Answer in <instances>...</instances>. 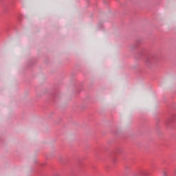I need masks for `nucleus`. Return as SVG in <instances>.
Segmentation results:
<instances>
[{"instance_id":"1","label":"nucleus","mask_w":176,"mask_h":176,"mask_svg":"<svg viewBox=\"0 0 176 176\" xmlns=\"http://www.w3.org/2000/svg\"><path fill=\"white\" fill-rule=\"evenodd\" d=\"M163 176H167V174H166V173H163Z\"/></svg>"}]
</instances>
